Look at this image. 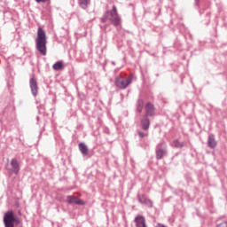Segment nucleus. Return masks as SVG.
I'll use <instances>...</instances> for the list:
<instances>
[{
    "instance_id": "8",
    "label": "nucleus",
    "mask_w": 227,
    "mask_h": 227,
    "mask_svg": "<svg viewBox=\"0 0 227 227\" xmlns=\"http://www.w3.org/2000/svg\"><path fill=\"white\" fill-rule=\"evenodd\" d=\"M11 166H12V173H15V175L19 174L20 171V168H19V161H17L16 159H12L11 160Z\"/></svg>"
},
{
    "instance_id": "4",
    "label": "nucleus",
    "mask_w": 227,
    "mask_h": 227,
    "mask_svg": "<svg viewBox=\"0 0 227 227\" xmlns=\"http://www.w3.org/2000/svg\"><path fill=\"white\" fill-rule=\"evenodd\" d=\"M132 79H134V75L130 74L126 80L123 79L122 76L115 77L114 84L120 90H125L131 82Z\"/></svg>"
},
{
    "instance_id": "21",
    "label": "nucleus",
    "mask_w": 227,
    "mask_h": 227,
    "mask_svg": "<svg viewBox=\"0 0 227 227\" xmlns=\"http://www.w3.org/2000/svg\"><path fill=\"white\" fill-rule=\"evenodd\" d=\"M36 3H47L48 0H35Z\"/></svg>"
},
{
    "instance_id": "5",
    "label": "nucleus",
    "mask_w": 227,
    "mask_h": 227,
    "mask_svg": "<svg viewBox=\"0 0 227 227\" xmlns=\"http://www.w3.org/2000/svg\"><path fill=\"white\" fill-rule=\"evenodd\" d=\"M67 203H74V205H86V202H84L82 200L75 197V196H67Z\"/></svg>"
},
{
    "instance_id": "18",
    "label": "nucleus",
    "mask_w": 227,
    "mask_h": 227,
    "mask_svg": "<svg viewBox=\"0 0 227 227\" xmlns=\"http://www.w3.org/2000/svg\"><path fill=\"white\" fill-rule=\"evenodd\" d=\"M137 111L138 113H141V111H143V101H138Z\"/></svg>"
},
{
    "instance_id": "11",
    "label": "nucleus",
    "mask_w": 227,
    "mask_h": 227,
    "mask_svg": "<svg viewBox=\"0 0 227 227\" xmlns=\"http://www.w3.org/2000/svg\"><path fill=\"white\" fill-rule=\"evenodd\" d=\"M53 70H63L65 68V64L63 61H58L52 66Z\"/></svg>"
},
{
    "instance_id": "9",
    "label": "nucleus",
    "mask_w": 227,
    "mask_h": 227,
    "mask_svg": "<svg viewBox=\"0 0 227 227\" xmlns=\"http://www.w3.org/2000/svg\"><path fill=\"white\" fill-rule=\"evenodd\" d=\"M145 111L147 116H153V114H155V107H153L151 103H147L145 106Z\"/></svg>"
},
{
    "instance_id": "14",
    "label": "nucleus",
    "mask_w": 227,
    "mask_h": 227,
    "mask_svg": "<svg viewBox=\"0 0 227 227\" xmlns=\"http://www.w3.org/2000/svg\"><path fill=\"white\" fill-rule=\"evenodd\" d=\"M164 155H166V151L162 149H158L156 151V159L160 160Z\"/></svg>"
},
{
    "instance_id": "7",
    "label": "nucleus",
    "mask_w": 227,
    "mask_h": 227,
    "mask_svg": "<svg viewBox=\"0 0 227 227\" xmlns=\"http://www.w3.org/2000/svg\"><path fill=\"white\" fill-rule=\"evenodd\" d=\"M30 88L33 95L36 96L38 93V85L36 84V80L35 78L30 80Z\"/></svg>"
},
{
    "instance_id": "22",
    "label": "nucleus",
    "mask_w": 227,
    "mask_h": 227,
    "mask_svg": "<svg viewBox=\"0 0 227 227\" xmlns=\"http://www.w3.org/2000/svg\"><path fill=\"white\" fill-rule=\"evenodd\" d=\"M195 1H196V3H198L199 0H195Z\"/></svg>"
},
{
    "instance_id": "12",
    "label": "nucleus",
    "mask_w": 227,
    "mask_h": 227,
    "mask_svg": "<svg viewBox=\"0 0 227 227\" xmlns=\"http://www.w3.org/2000/svg\"><path fill=\"white\" fill-rule=\"evenodd\" d=\"M79 150L83 155H88V146L83 143L79 144Z\"/></svg>"
},
{
    "instance_id": "13",
    "label": "nucleus",
    "mask_w": 227,
    "mask_h": 227,
    "mask_svg": "<svg viewBox=\"0 0 227 227\" xmlns=\"http://www.w3.org/2000/svg\"><path fill=\"white\" fill-rule=\"evenodd\" d=\"M207 145L209 148H214L215 146H216L217 143L215 142V139L213 137H209Z\"/></svg>"
},
{
    "instance_id": "17",
    "label": "nucleus",
    "mask_w": 227,
    "mask_h": 227,
    "mask_svg": "<svg viewBox=\"0 0 227 227\" xmlns=\"http://www.w3.org/2000/svg\"><path fill=\"white\" fill-rule=\"evenodd\" d=\"M138 201H140V203H146V199H145V195H139Z\"/></svg>"
},
{
    "instance_id": "15",
    "label": "nucleus",
    "mask_w": 227,
    "mask_h": 227,
    "mask_svg": "<svg viewBox=\"0 0 227 227\" xmlns=\"http://www.w3.org/2000/svg\"><path fill=\"white\" fill-rule=\"evenodd\" d=\"M173 145L175 148H184V143L178 141V140H174Z\"/></svg>"
},
{
    "instance_id": "16",
    "label": "nucleus",
    "mask_w": 227,
    "mask_h": 227,
    "mask_svg": "<svg viewBox=\"0 0 227 227\" xmlns=\"http://www.w3.org/2000/svg\"><path fill=\"white\" fill-rule=\"evenodd\" d=\"M78 3L82 6H88V4H90V0H78Z\"/></svg>"
},
{
    "instance_id": "2",
    "label": "nucleus",
    "mask_w": 227,
    "mask_h": 227,
    "mask_svg": "<svg viewBox=\"0 0 227 227\" xmlns=\"http://www.w3.org/2000/svg\"><path fill=\"white\" fill-rule=\"evenodd\" d=\"M4 223L5 227H15V224H20V220L15 216L13 211H7L4 215Z\"/></svg>"
},
{
    "instance_id": "1",
    "label": "nucleus",
    "mask_w": 227,
    "mask_h": 227,
    "mask_svg": "<svg viewBox=\"0 0 227 227\" xmlns=\"http://www.w3.org/2000/svg\"><path fill=\"white\" fill-rule=\"evenodd\" d=\"M35 45L42 56H47V35L42 27H38L35 37Z\"/></svg>"
},
{
    "instance_id": "3",
    "label": "nucleus",
    "mask_w": 227,
    "mask_h": 227,
    "mask_svg": "<svg viewBox=\"0 0 227 227\" xmlns=\"http://www.w3.org/2000/svg\"><path fill=\"white\" fill-rule=\"evenodd\" d=\"M103 22H106V20H111L114 26H118L120 24V16H118V11L116 9V6H113V10L110 12H107L106 13V18L102 19Z\"/></svg>"
},
{
    "instance_id": "10",
    "label": "nucleus",
    "mask_w": 227,
    "mask_h": 227,
    "mask_svg": "<svg viewBox=\"0 0 227 227\" xmlns=\"http://www.w3.org/2000/svg\"><path fill=\"white\" fill-rule=\"evenodd\" d=\"M142 129L143 130H148L150 129V119L147 116H145L142 120Z\"/></svg>"
},
{
    "instance_id": "20",
    "label": "nucleus",
    "mask_w": 227,
    "mask_h": 227,
    "mask_svg": "<svg viewBox=\"0 0 227 227\" xmlns=\"http://www.w3.org/2000/svg\"><path fill=\"white\" fill-rule=\"evenodd\" d=\"M217 227H227V223L226 222H223L220 224H218Z\"/></svg>"
},
{
    "instance_id": "6",
    "label": "nucleus",
    "mask_w": 227,
    "mask_h": 227,
    "mask_svg": "<svg viewBox=\"0 0 227 227\" xmlns=\"http://www.w3.org/2000/svg\"><path fill=\"white\" fill-rule=\"evenodd\" d=\"M135 223H136L137 227H146V223H145V217H143L141 215H137L135 218Z\"/></svg>"
},
{
    "instance_id": "19",
    "label": "nucleus",
    "mask_w": 227,
    "mask_h": 227,
    "mask_svg": "<svg viewBox=\"0 0 227 227\" xmlns=\"http://www.w3.org/2000/svg\"><path fill=\"white\" fill-rule=\"evenodd\" d=\"M139 137H145V136H148V134H145L142 131H138Z\"/></svg>"
}]
</instances>
